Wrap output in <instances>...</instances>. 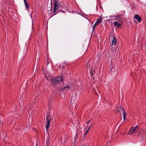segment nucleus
I'll use <instances>...</instances> for the list:
<instances>
[{"label": "nucleus", "instance_id": "nucleus-15", "mask_svg": "<svg viewBox=\"0 0 146 146\" xmlns=\"http://www.w3.org/2000/svg\"><path fill=\"white\" fill-rule=\"evenodd\" d=\"M47 146H50V143L48 140L47 141Z\"/></svg>", "mask_w": 146, "mask_h": 146}, {"label": "nucleus", "instance_id": "nucleus-6", "mask_svg": "<svg viewBox=\"0 0 146 146\" xmlns=\"http://www.w3.org/2000/svg\"><path fill=\"white\" fill-rule=\"evenodd\" d=\"M76 104V102H75L74 98L72 97L71 100L70 105L75 106Z\"/></svg>", "mask_w": 146, "mask_h": 146}, {"label": "nucleus", "instance_id": "nucleus-4", "mask_svg": "<svg viewBox=\"0 0 146 146\" xmlns=\"http://www.w3.org/2000/svg\"><path fill=\"white\" fill-rule=\"evenodd\" d=\"M58 9V5L57 1H55L54 3V12L55 13Z\"/></svg>", "mask_w": 146, "mask_h": 146}, {"label": "nucleus", "instance_id": "nucleus-18", "mask_svg": "<svg viewBox=\"0 0 146 146\" xmlns=\"http://www.w3.org/2000/svg\"><path fill=\"white\" fill-rule=\"evenodd\" d=\"M91 78L93 80H95L94 76V75H91Z\"/></svg>", "mask_w": 146, "mask_h": 146}, {"label": "nucleus", "instance_id": "nucleus-3", "mask_svg": "<svg viewBox=\"0 0 146 146\" xmlns=\"http://www.w3.org/2000/svg\"><path fill=\"white\" fill-rule=\"evenodd\" d=\"M138 130V126L136 125L135 127H132L131 128L129 131V134H133L136 133Z\"/></svg>", "mask_w": 146, "mask_h": 146}, {"label": "nucleus", "instance_id": "nucleus-11", "mask_svg": "<svg viewBox=\"0 0 146 146\" xmlns=\"http://www.w3.org/2000/svg\"><path fill=\"white\" fill-rule=\"evenodd\" d=\"M45 76L46 77V79L47 80H50V75H49L48 73V72L46 73Z\"/></svg>", "mask_w": 146, "mask_h": 146}, {"label": "nucleus", "instance_id": "nucleus-17", "mask_svg": "<svg viewBox=\"0 0 146 146\" xmlns=\"http://www.w3.org/2000/svg\"><path fill=\"white\" fill-rule=\"evenodd\" d=\"M77 135L76 134V135L74 137V139L75 141V142L77 140Z\"/></svg>", "mask_w": 146, "mask_h": 146}, {"label": "nucleus", "instance_id": "nucleus-25", "mask_svg": "<svg viewBox=\"0 0 146 146\" xmlns=\"http://www.w3.org/2000/svg\"><path fill=\"white\" fill-rule=\"evenodd\" d=\"M95 27V26H94V27H93V30H94Z\"/></svg>", "mask_w": 146, "mask_h": 146}, {"label": "nucleus", "instance_id": "nucleus-7", "mask_svg": "<svg viewBox=\"0 0 146 146\" xmlns=\"http://www.w3.org/2000/svg\"><path fill=\"white\" fill-rule=\"evenodd\" d=\"M117 42V40L116 39L115 37H113L112 41V46L114 45V46L115 45Z\"/></svg>", "mask_w": 146, "mask_h": 146}, {"label": "nucleus", "instance_id": "nucleus-2", "mask_svg": "<svg viewBox=\"0 0 146 146\" xmlns=\"http://www.w3.org/2000/svg\"><path fill=\"white\" fill-rule=\"evenodd\" d=\"M51 120V118L49 116L47 115L46 118V125L45 128L46 131H48L50 125V122Z\"/></svg>", "mask_w": 146, "mask_h": 146}, {"label": "nucleus", "instance_id": "nucleus-1", "mask_svg": "<svg viewBox=\"0 0 146 146\" xmlns=\"http://www.w3.org/2000/svg\"><path fill=\"white\" fill-rule=\"evenodd\" d=\"M63 77L61 76L60 77H56L51 79V83L53 86H55L63 82Z\"/></svg>", "mask_w": 146, "mask_h": 146}, {"label": "nucleus", "instance_id": "nucleus-10", "mask_svg": "<svg viewBox=\"0 0 146 146\" xmlns=\"http://www.w3.org/2000/svg\"><path fill=\"white\" fill-rule=\"evenodd\" d=\"M113 24L115 26L117 27H119L121 26V25L117 21L114 22Z\"/></svg>", "mask_w": 146, "mask_h": 146}, {"label": "nucleus", "instance_id": "nucleus-19", "mask_svg": "<svg viewBox=\"0 0 146 146\" xmlns=\"http://www.w3.org/2000/svg\"><path fill=\"white\" fill-rule=\"evenodd\" d=\"M91 78L93 80H95L94 76V75H91Z\"/></svg>", "mask_w": 146, "mask_h": 146}, {"label": "nucleus", "instance_id": "nucleus-12", "mask_svg": "<svg viewBox=\"0 0 146 146\" xmlns=\"http://www.w3.org/2000/svg\"><path fill=\"white\" fill-rule=\"evenodd\" d=\"M24 3L26 7L27 8V9H29V6L27 3V2H24Z\"/></svg>", "mask_w": 146, "mask_h": 146}, {"label": "nucleus", "instance_id": "nucleus-24", "mask_svg": "<svg viewBox=\"0 0 146 146\" xmlns=\"http://www.w3.org/2000/svg\"><path fill=\"white\" fill-rule=\"evenodd\" d=\"M91 127V126H90L89 127H88V130L90 129V128Z\"/></svg>", "mask_w": 146, "mask_h": 146}, {"label": "nucleus", "instance_id": "nucleus-26", "mask_svg": "<svg viewBox=\"0 0 146 146\" xmlns=\"http://www.w3.org/2000/svg\"><path fill=\"white\" fill-rule=\"evenodd\" d=\"M24 2H27L26 0H24Z\"/></svg>", "mask_w": 146, "mask_h": 146}, {"label": "nucleus", "instance_id": "nucleus-16", "mask_svg": "<svg viewBox=\"0 0 146 146\" xmlns=\"http://www.w3.org/2000/svg\"><path fill=\"white\" fill-rule=\"evenodd\" d=\"M90 75L91 76L94 75V71H92L91 72H90Z\"/></svg>", "mask_w": 146, "mask_h": 146}, {"label": "nucleus", "instance_id": "nucleus-20", "mask_svg": "<svg viewBox=\"0 0 146 146\" xmlns=\"http://www.w3.org/2000/svg\"><path fill=\"white\" fill-rule=\"evenodd\" d=\"M88 132V130H87V131L85 132V133L84 135V137H85L86 136V135L87 134Z\"/></svg>", "mask_w": 146, "mask_h": 146}, {"label": "nucleus", "instance_id": "nucleus-13", "mask_svg": "<svg viewBox=\"0 0 146 146\" xmlns=\"http://www.w3.org/2000/svg\"><path fill=\"white\" fill-rule=\"evenodd\" d=\"M126 112L125 113L123 114V121H124L126 119Z\"/></svg>", "mask_w": 146, "mask_h": 146}, {"label": "nucleus", "instance_id": "nucleus-5", "mask_svg": "<svg viewBox=\"0 0 146 146\" xmlns=\"http://www.w3.org/2000/svg\"><path fill=\"white\" fill-rule=\"evenodd\" d=\"M119 111L121 115L122 114L126 113L124 110V108L121 107H120L119 108Z\"/></svg>", "mask_w": 146, "mask_h": 146}, {"label": "nucleus", "instance_id": "nucleus-9", "mask_svg": "<svg viewBox=\"0 0 146 146\" xmlns=\"http://www.w3.org/2000/svg\"><path fill=\"white\" fill-rule=\"evenodd\" d=\"M70 87L69 86H66L65 87H64L63 88V90H64V91H66L70 90Z\"/></svg>", "mask_w": 146, "mask_h": 146}, {"label": "nucleus", "instance_id": "nucleus-14", "mask_svg": "<svg viewBox=\"0 0 146 146\" xmlns=\"http://www.w3.org/2000/svg\"><path fill=\"white\" fill-rule=\"evenodd\" d=\"M101 19H97L96 21V22L98 24L101 22Z\"/></svg>", "mask_w": 146, "mask_h": 146}, {"label": "nucleus", "instance_id": "nucleus-23", "mask_svg": "<svg viewBox=\"0 0 146 146\" xmlns=\"http://www.w3.org/2000/svg\"><path fill=\"white\" fill-rule=\"evenodd\" d=\"M88 64H87V68H90V65L89 64L88 66Z\"/></svg>", "mask_w": 146, "mask_h": 146}, {"label": "nucleus", "instance_id": "nucleus-21", "mask_svg": "<svg viewBox=\"0 0 146 146\" xmlns=\"http://www.w3.org/2000/svg\"><path fill=\"white\" fill-rule=\"evenodd\" d=\"M91 121V119H90L89 120H88V121L86 122V123L87 124H88Z\"/></svg>", "mask_w": 146, "mask_h": 146}, {"label": "nucleus", "instance_id": "nucleus-27", "mask_svg": "<svg viewBox=\"0 0 146 146\" xmlns=\"http://www.w3.org/2000/svg\"><path fill=\"white\" fill-rule=\"evenodd\" d=\"M82 146H85V145H82Z\"/></svg>", "mask_w": 146, "mask_h": 146}, {"label": "nucleus", "instance_id": "nucleus-8", "mask_svg": "<svg viewBox=\"0 0 146 146\" xmlns=\"http://www.w3.org/2000/svg\"><path fill=\"white\" fill-rule=\"evenodd\" d=\"M134 18L136 19L139 22H140L141 21V17L138 15H135Z\"/></svg>", "mask_w": 146, "mask_h": 146}, {"label": "nucleus", "instance_id": "nucleus-22", "mask_svg": "<svg viewBox=\"0 0 146 146\" xmlns=\"http://www.w3.org/2000/svg\"><path fill=\"white\" fill-rule=\"evenodd\" d=\"M98 24V23L96 22L95 23L94 26H96Z\"/></svg>", "mask_w": 146, "mask_h": 146}]
</instances>
